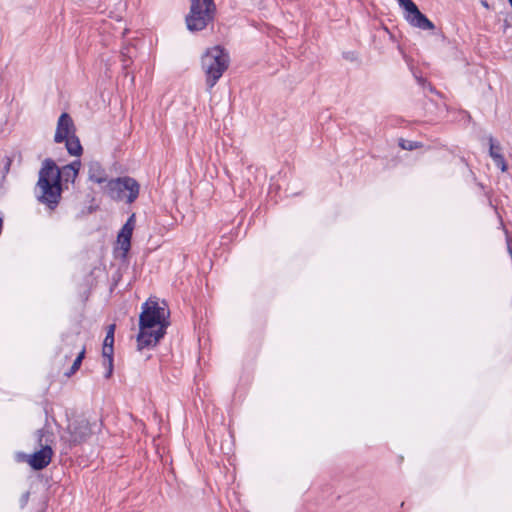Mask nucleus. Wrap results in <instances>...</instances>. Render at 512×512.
<instances>
[{
  "mask_svg": "<svg viewBox=\"0 0 512 512\" xmlns=\"http://www.w3.org/2000/svg\"><path fill=\"white\" fill-rule=\"evenodd\" d=\"M77 175L75 170L65 166L60 170L52 159H45L36 184L37 200L51 210L55 209L61 199L62 179L65 182H74Z\"/></svg>",
  "mask_w": 512,
  "mask_h": 512,
  "instance_id": "nucleus-1",
  "label": "nucleus"
},
{
  "mask_svg": "<svg viewBox=\"0 0 512 512\" xmlns=\"http://www.w3.org/2000/svg\"><path fill=\"white\" fill-rule=\"evenodd\" d=\"M169 311L157 302H146L142 306L139 317V334L137 346L139 350L155 346L166 333L169 325Z\"/></svg>",
  "mask_w": 512,
  "mask_h": 512,
  "instance_id": "nucleus-2",
  "label": "nucleus"
},
{
  "mask_svg": "<svg viewBox=\"0 0 512 512\" xmlns=\"http://www.w3.org/2000/svg\"><path fill=\"white\" fill-rule=\"evenodd\" d=\"M229 65V55L220 46L206 50L201 58V67L206 76L207 90L210 91L222 77Z\"/></svg>",
  "mask_w": 512,
  "mask_h": 512,
  "instance_id": "nucleus-3",
  "label": "nucleus"
},
{
  "mask_svg": "<svg viewBox=\"0 0 512 512\" xmlns=\"http://www.w3.org/2000/svg\"><path fill=\"white\" fill-rule=\"evenodd\" d=\"M215 12L214 0H191L190 12L186 16L188 30L197 32L205 29L213 21Z\"/></svg>",
  "mask_w": 512,
  "mask_h": 512,
  "instance_id": "nucleus-4",
  "label": "nucleus"
},
{
  "mask_svg": "<svg viewBox=\"0 0 512 512\" xmlns=\"http://www.w3.org/2000/svg\"><path fill=\"white\" fill-rule=\"evenodd\" d=\"M139 191V183L129 176L111 179L106 185V192L110 198L117 201L125 200L128 204L138 198Z\"/></svg>",
  "mask_w": 512,
  "mask_h": 512,
  "instance_id": "nucleus-5",
  "label": "nucleus"
},
{
  "mask_svg": "<svg viewBox=\"0 0 512 512\" xmlns=\"http://www.w3.org/2000/svg\"><path fill=\"white\" fill-rule=\"evenodd\" d=\"M96 428H98V424L96 422L90 423L84 418L75 419L68 425V437H65V439L68 441L70 446L79 445L87 441Z\"/></svg>",
  "mask_w": 512,
  "mask_h": 512,
  "instance_id": "nucleus-6",
  "label": "nucleus"
},
{
  "mask_svg": "<svg viewBox=\"0 0 512 512\" xmlns=\"http://www.w3.org/2000/svg\"><path fill=\"white\" fill-rule=\"evenodd\" d=\"M404 10V19L412 26L421 30H434L435 25L417 7L412 0H397Z\"/></svg>",
  "mask_w": 512,
  "mask_h": 512,
  "instance_id": "nucleus-7",
  "label": "nucleus"
},
{
  "mask_svg": "<svg viewBox=\"0 0 512 512\" xmlns=\"http://www.w3.org/2000/svg\"><path fill=\"white\" fill-rule=\"evenodd\" d=\"M76 133V128L71 116L68 113H62L57 121L54 141L62 143L64 140Z\"/></svg>",
  "mask_w": 512,
  "mask_h": 512,
  "instance_id": "nucleus-8",
  "label": "nucleus"
},
{
  "mask_svg": "<svg viewBox=\"0 0 512 512\" xmlns=\"http://www.w3.org/2000/svg\"><path fill=\"white\" fill-rule=\"evenodd\" d=\"M135 227V214H132L118 233L117 240L123 254L126 255L131 247V237Z\"/></svg>",
  "mask_w": 512,
  "mask_h": 512,
  "instance_id": "nucleus-9",
  "label": "nucleus"
},
{
  "mask_svg": "<svg viewBox=\"0 0 512 512\" xmlns=\"http://www.w3.org/2000/svg\"><path fill=\"white\" fill-rule=\"evenodd\" d=\"M52 449L50 446H44L39 451L31 455L29 459L30 466L35 470H42L51 462Z\"/></svg>",
  "mask_w": 512,
  "mask_h": 512,
  "instance_id": "nucleus-10",
  "label": "nucleus"
},
{
  "mask_svg": "<svg viewBox=\"0 0 512 512\" xmlns=\"http://www.w3.org/2000/svg\"><path fill=\"white\" fill-rule=\"evenodd\" d=\"M88 178L90 181L97 184L108 183V177L106 171L98 162H91L88 169Z\"/></svg>",
  "mask_w": 512,
  "mask_h": 512,
  "instance_id": "nucleus-11",
  "label": "nucleus"
},
{
  "mask_svg": "<svg viewBox=\"0 0 512 512\" xmlns=\"http://www.w3.org/2000/svg\"><path fill=\"white\" fill-rule=\"evenodd\" d=\"M68 153L72 156H80L82 154V146L76 134L64 140Z\"/></svg>",
  "mask_w": 512,
  "mask_h": 512,
  "instance_id": "nucleus-12",
  "label": "nucleus"
},
{
  "mask_svg": "<svg viewBox=\"0 0 512 512\" xmlns=\"http://www.w3.org/2000/svg\"><path fill=\"white\" fill-rule=\"evenodd\" d=\"M102 355L108 368L105 377L109 378L113 372V346H105L103 343Z\"/></svg>",
  "mask_w": 512,
  "mask_h": 512,
  "instance_id": "nucleus-13",
  "label": "nucleus"
},
{
  "mask_svg": "<svg viewBox=\"0 0 512 512\" xmlns=\"http://www.w3.org/2000/svg\"><path fill=\"white\" fill-rule=\"evenodd\" d=\"M136 55V48L132 45L123 46L121 50V61L123 64V68L127 69L132 63V59Z\"/></svg>",
  "mask_w": 512,
  "mask_h": 512,
  "instance_id": "nucleus-14",
  "label": "nucleus"
},
{
  "mask_svg": "<svg viewBox=\"0 0 512 512\" xmlns=\"http://www.w3.org/2000/svg\"><path fill=\"white\" fill-rule=\"evenodd\" d=\"M136 55V48L132 45L123 46L121 50V61L123 64V68L127 69L132 63V59Z\"/></svg>",
  "mask_w": 512,
  "mask_h": 512,
  "instance_id": "nucleus-15",
  "label": "nucleus"
},
{
  "mask_svg": "<svg viewBox=\"0 0 512 512\" xmlns=\"http://www.w3.org/2000/svg\"><path fill=\"white\" fill-rule=\"evenodd\" d=\"M12 161V158L7 155L0 158V186L2 185L7 174L10 171Z\"/></svg>",
  "mask_w": 512,
  "mask_h": 512,
  "instance_id": "nucleus-16",
  "label": "nucleus"
},
{
  "mask_svg": "<svg viewBox=\"0 0 512 512\" xmlns=\"http://www.w3.org/2000/svg\"><path fill=\"white\" fill-rule=\"evenodd\" d=\"M84 354H85V350L82 349L80 351V353L78 354V356L76 357V359L74 360L70 371L66 373V376L69 377V376L73 375L80 368L82 360L84 358Z\"/></svg>",
  "mask_w": 512,
  "mask_h": 512,
  "instance_id": "nucleus-17",
  "label": "nucleus"
},
{
  "mask_svg": "<svg viewBox=\"0 0 512 512\" xmlns=\"http://www.w3.org/2000/svg\"><path fill=\"white\" fill-rule=\"evenodd\" d=\"M114 332H115V324H111L108 326L106 336L104 339L105 346H113L114 344Z\"/></svg>",
  "mask_w": 512,
  "mask_h": 512,
  "instance_id": "nucleus-18",
  "label": "nucleus"
},
{
  "mask_svg": "<svg viewBox=\"0 0 512 512\" xmlns=\"http://www.w3.org/2000/svg\"><path fill=\"white\" fill-rule=\"evenodd\" d=\"M492 159L494 164L499 167L502 172L507 170V164L502 154H494Z\"/></svg>",
  "mask_w": 512,
  "mask_h": 512,
  "instance_id": "nucleus-19",
  "label": "nucleus"
},
{
  "mask_svg": "<svg viewBox=\"0 0 512 512\" xmlns=\"http://www.w3.org/2000/svg\"><path fill=\"white\" fill-rule=\"evenodd\" d=\"M489 143H490V147H489V155L491 158H493V155L494 154H501V147L499 145V143H497L493 137H490L489 138Z\"/></svg>",
  "mask_w": 512,
  "mask_h": 512,
  "instance_id": "nucleus-20",
  "label": "nucleus"
},
{
  "mask_svg": "<svg viewBox=\"0 0 512 512\" xmlns=\"http://www.w3.org/2000/svg\"><path fill=\"white\" fill-rule=\"evenodd\" d=\"M399 145L401 148H403L405 150H414L420 146L418 142L404 140V139L400 140Z\"/></svg>",
  "mask_w": 512,
  "mask_h": 512,
  "instance_id": "nucleus-21",
  "label": "nucleus"
},
{
  "mask_svg": "<svg viewBox=\"0 0 512 512\" xmlns=\"http://www.w3.org/2000/svg\"><path fill=\"white\" fill-rule=\"evenodd\" d=\"M29 497H30L29 492H25L22 494V496L19 499V504H20L21 508H24L27 505V503L29 501Z\"/></svg>",
  "mask_w": 512,
  "mask_h": 512,
  "instance_id": "nucleus-22",
  "label": "nucleus"
},
{
  "mask_svg": "<svg viewBox=\"0 0 512 512\" xmlns=\"http://www.w3.org/2000/svg\"><path fill=\"white\" fill-rule=\"evenodd\" d=\"M65 167L68 169L71 168V169L75 170V172L79 173V170L81 167V162L79 160H75L72 163L66 165Z\"/></svg>",
  "mask_w": 512,
  "mask_h": 512,
  "instance_id": "nucleus-23",
  "label": "nucleus"
}]
</instances>
